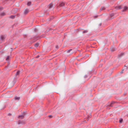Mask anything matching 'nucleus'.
<instances>
[{"mask_svg": "<svg viewBox=\"0 0 128 128\" xmlns=\"http://www.w3.org/2000/svg\"><path fill=\"white\" fill-rule=\"evenodd\" d=\"M65 3L63 2H60V4L59 6H57L58 8L59 7H62L64 6Z\"/></svg>", "mask_w": 128, "mask_h": 128, "instance_id": "f257e3e1", "label": "nucleus"}, {"mask_svg": "<svg viewBox=\"0 0 128 128\" xmlns=\"http://www.w3.org/2000/svg\"><path fill=\"white\" fill-rule=\"evenodd\" d=\"M6 36L5 35H1L0 36V41H4L5 39Z\"/></svg>", "mask_w": 128, "mask_h": 128, "instance_id": "f03ea898", "label": "nucleus"}, {"mask_svg": "<svg viewBox=\"0 0 128 128\" xmlns=\"http://www.w3.org/2000/svg\"><path fill=\"white\" fill-rule=\"evenodd\" d=\"M22 113L23 115H22L18 116V117L19 118L23 119L24 118V116L26 114L24 112L23 113L22 112Z\"/></svg>", "mask_w": 128, "mask_h": 128, "instance_id": "7ed1b4c3", "label": "nucleus"}, {"mask_svg": "<svg viewBox=\"0 0 128 128\" xmlns=\"http://www.w3.org/2000/svg\"><path fill=\"white\" fill-rule=\"evenodd\" d=\"M116 102L112 101V102L111 103H110V104H108V103L107 104H106V106H110L112 107L113 106L112 104H114L115 103H116Z\"/></svg>", "mask_w": 128, "mask_h": 128, "instance_id": "20e7f679", "label": "nucleus"}, {"mask_svg": "<svg viewBox=\"0 0 128 128\" xmlns=\"http://www.w3.org/2000/svg\"><path fill=\"white\" fill-rule=\"evenodd\" d=\"M25 124V122L23 121L20 120H19L18 121V124Z\"/></svg>", "mask_w": 128, "mask_h": 128, "instance_id": "39448f33", "label": "nucleus"}, {"mask_svg": "<svg viewBox=\"0 0 128 128\" xmlns=\"http://www.w3.org/2000/svg\"><path fill=\"white\" fill-rule=\"evenodd\" d=\"M53 6V4L52 3L50 4L48 6V8L49 9L52 8Z\"/></svg>", "mask_w": 128, "mask_h": 128, "instance_id": "423d86ee", "label": "nucleus"}, {"mask_svg": "<svg viewBox=\"0 0 128 128\" xmlns=\"http://www.w3.org/2000/svg\"><path fill=\"white\" fill-rule=\"evenodd\" d=\"M127 9L128 7L126 6H125L124 8L122 10V12L125 11L126 10H127Z\"/></svg>", "mask_w": 128, "mask_h": 128, "instance_id": "0eeeda50", "label": "nucleus"}, {"mask_svg": "<svg viewBox=\"0 0 128 128\" xmlns=\"http://www.w3.org/2000/svg\"><path fill=\"white\" fill-rule=\"evenodd\" d=\"M124 53H121L120 54L118 55V58H120L124 54Z\"/></svg>", "mask_w": 128, "mask_h": 128, "instance_id": "6e6552de", "label": "nucleus"}, {"mask_svg": "<svg viewBox=\"0 0 128 128\" xmlns=\"http://www.w3.org/2000/svg\"><path fill=\"white\" fill-rule=\"evenodd\" d=\"M14 99L16 100H19L20 99V98L19 97L15 96Z\"/></svg>", "mask_w": 128, "mask_h": 128, "instance_id": "1a4fd4ad", "label": "nucleus"}, {"mask_svg": "<svg viewBox=\"0 0 128 128\" xmlns=\"http://www.w3.org/2000/svg\"><path fill=\"white\" fill-rule=\"evenodd\" d=\"M15 16V15H11L10 17V18L13 19L14 18Z\"/></svg>", "mask_w": 128, "mask_h": 128, "instance_id": "9d476101", "label": "nucleus"}, {"mask_svg": "<svg viewBox=\"0 0 128 128\" xmlns=\"http://www.w3.org/2000/svg\"><path fill=\"white\" fill-rule=\"evenodd\" d=\"M29 12V10H28L26 9V10L24 12V14H26L27 13H28Z\"/></svg>", "mask_w": 128, "mask_h": 128, "instance_id": "9b49d317", "label": "nucleus"}, {"mask_svg": "<svg viewBox=\"0 0 128 128\" xmlns=\"http://www.w3.org/2000/svg\"><path fill=\"white\" fill-rule=\"evenodd\" d=\"M122 8L121 6H116V8L117 9H120Z\"/></svg>", "mask_w": 128, "mask_h": 128, "instance_id": "f8f14e48", "label": "nucleus"}, {"mask_svg": "<svg viewBox=\"0 0 128 128\" xmlns=\"http://www.w3.org/2000/svg\"><path fill=\"white\" fill-rule=\"evenodd\" d=\"M39 45V43H36L34 44V46L36 47H37Z\"/></svg>", "mask_w": 128, "mask_h": 128, "instance_id": "ddd939ff", "label": "nucleus"}, {"mask_svg": "<svg viewBox=\"0 0 128 128\" xmlns=\"http://www.w3.org/2000/svg\"><path fill=\"white\" fill-rule=\"evenodd\" d=\"M114 15V13H112L110 15V16L111 18H112L113 16Z\"/></svg>", "mask_w": 128, "mask_h": 128, "instance_id": "4468645a", "label": "nucleus"}, {"mask_svg": "<svg viewBox=\"0 0 128 128\" xmlns=\"http://www.w3.org/2000/svg\"><path fill=\"white\" fill-rule=\"evenodd\" d=\"M98 15H97L96 16H94L93 17L94 19H95L97 18L98 17Z\"/></svg>", "mask_w": 128, "mask_h": 128, "instance_id": "2eb2a0df", "label": "nucleus"}, {"mask_svg": "<svg viewBox=\"0 0 128 128\" xmlns=\"http://www.w3.org/2000/svg\"><path fill=\"white\" fill-rule=\"evenodd\" d=\"M6 14L4 12H3L0 14V15L2 16H4L6 15Z\"/></svg>", "mask_w": 128, "mask_h": 128, "instance_id": "dca6fc26", "label": "nucleus"}, {"mask_svg": "<svg viewBox=\"0 0 128 128\" xmlns=\"http://www.w3.org/2000/svg\"><path fill=\"white\" fill-rule=\"evenodd\" d=\"M72 50V49H70L67 50L66 51V52L67 53H69Z\"/></svg>", "mask_w": 128, "mask_h": 128, "instance_id": "f3484780", "label": "nucleus"}, {"mask_svg": "<svg viewBox=\"0 0 128 128\" xmlns=\"http://www.w3.org/2000/svg\"><path fill=\"white\" fill-rule=\"evenodd\" d=\"M20 71L19 70L18 71L16 72V75H18L20 74Z\"/></svg>", "mask_w": 128, "mask_h": 128, "instance_id": "a211bd4d", "label": "nucleus"}, {"mask_svg": "<svg viewBox=\"0 0 128 128\" xmlns=\"http://www.w3.org/2000/svg\"><path fill=\"white\" fill-rule=\"evenodd\" d=\"M88 32V30H84L83 31L82 33L83 34H85L86 33Z\"/></svg>", "mask_w": 128, "mask_h": 128, "instance_id": "6ab92c4d", "label": "nucleus"}, {"mask_svg": "<svg viewBox=\"0 0 128 128\" xmlns=\"http://www.w3.org/2000/svg\"><path fill=\"white\" fill-rule=\"evenodd\" d=\"M105 9V8L104 7H102L100 9V10H104Z\"/></svg>", "mask_w": 128, "mask_h": 128, "instance_id": "aec40b11", "label": "nucleus"}, {"mask_svg": "<svg viewBox=\"0 0 128 128\" xmlns=\"http://www.w3.org/2000/svg\"><path fill=\"white\" fill-rule=\"evenodd\" d=\"M111 50L112 52H113L115 50V48H112L111 49Z\"/></svg>", "mask_w": 128, "mask_h": 128, "instance_id": "412c9836", "label": "nucleus"}, {"mask_svg": "<svg viewBox=\"0 0 128 128\" xmlns=\"http://www.w3.org/2000/svg\"><path fill=\"white\" fill-rule=\"evenodd\" d=\"M123 121V119L122 118L120 119L119 121L120 123H121Z\"/></svg>", "mask_w": 128, "mask_h": 128, "instance_id": "4be33fe9", "label": "nucleus"}, {"mask_svg": "<svg viewBox=\"0 0 128 128\" xmlns=\"http://www.w3.org/2000/svg\"><path fill=\"white\" fill-rule=\"evenodd\" d=\"M31 4V2H28L27 3V5L28 6H30V5Z\"/></svg>", "mask_w": 128, "mask_h": 128, "instance_id": "5701e85b", "label": "nucleus"}, {"mask_svg": "<svg viewBox=\"0 0 128 128\" xmlns=\"http://www.w3.org/2000/svg\"><path fill=\"white\" fill-rule=\"evenodd\" d=\"M10 57V56H8L6 58V60H9V58Z\"/></svg>", "mask_w": 128, "mask_h": 128, "instance_id": "b1692460", "label": "nucleus"}, {"mask_svg": "<svg viewBox=\"0 0 128 128\" xmlns=\"http://www.w3.org/2000/svg\"><path fill=\"white\" fill-rule=\"evenodd\" d=\"M16 10V8H14L12 10V11H14L15 10Z\"/></svg>", "mask_w": 128, "mask_h": 128, "instance_id": "393cba45", "label": "nucleus"}, {"mask_svg": "<svg viewBox=\"0 0 128 128\" xmlns=\"http://www.w3.org/2000/svg\"><path fill=\"white\" fill-rule=\"evenodd\" d=\"M38 31V30L36 28H35L34 29V31L35 32H37V31Z\"/></svg>", "mask_w": 128, "mask_h": 128, "instance_id": "a878e982", "label": "nucleus"}, {"mask_svg": "<svg viewBox=\"0 0 128 128\" xmlns=\"http://www.w3.org/2000/svg\"><path fill=\"white\" fill-rule=\"evenodd\" d=\"M3 7L0 8V10H3Z\"/></svg>", "mask_w": 128, "mask_h": 128, "instance_id": "bb28decb", "label": "nucleus"}, {"mask_svg": "<svg viewBox=\"0 0 128 128\" xmlns=\"http://www.w3.org/2000/svg\"><path fill=\"white\" fill-rule=\"evenodd\" d=\"M48 117H50V118H52L53 117V116L52 115H49L48 116Z\"/></svg>", "mask_w": 128, "mask_h": 128, "instance_id": "cd10ccee", "label": "nucleus"}, {"mask_svg": "<svg viewBox=\"0 0 128 128\" xmlns=\"http://www.w3.org/2000/svg\"><path fill=\"white\" fill-rule=\"evenodd\" d=\"M88 76L87 75H86L84 76L85 78H87Z\"/></svg>", "mask_w": 128, "mask_h": 128, "instance_id": "c85d7f7f", "label": "nucleus"}, {"mask_svg": "<svg viewBox=\"0 0 128 128\" xmlns=\"http://www.w3.org/2000/svg\"><path fill=\"white\" fill-rule=\"evenodd\" d=\"M40 57V56L39 55H38L37 56H36V58H38Z\"/></svg>", "mask_w": 128, "mask_h": 128, "instance_id": "c756f323", "label": "nucleus"}, {"mask_svg": "<svg viewBox=\"0 0 128 128\" xmlns=\"http://www.w3.org/2000/svg\"><path fill=\"white\" fill-rule=\"evenodd\" d=\"M56 48H58V45H57L56 46Z\"/></svg>", "mask_w": 128, "mask_h": 128, "instance_id": "7c9ffc66", "label": "nucleus"}, {"mask_svg": "<svg viewBox=\"0 0 128 128\" xmlns=\"http://www.w3.org/2000/svg\"><path fill=\"white\" fill-rule=\"evenodd\" d=\"M124 66V67H126V69H128V67L127 66H126V65H125Z\"/></svg>", "mask_w": 128, "mask_h": 128, "instance_id": "2f4dec72", "label": "nucleus"}, {"mask_svg": "<svg viewBox=\"0 0 128 128\" xmlns=\"http://www.w3.org/2000/svg\"><path fill=\"white\" fill-rule=\"evenodd\" d=\"M123 70H122V71H121V72H120L121 73H123Z\"/></svg>", "mask_w": 128, "mask_h": 128, "instance_id": "473e14b6", "label": "nucleus"}, {"mask_svg": "<svg viewBox=\"0 0 128 128\" xmlns=\"http://www.w3.org/2000/svg\"><path fill=\"white\" fill-rule=\"evenodd\" d=\"M102 25V24L101 23H100V24H99V26H100Z\"/></svg>", "mask_w": 128, "mask_h": 128, "instance_id": "72a5a7b5", "label": "nucleus"}, {"mask_svg": "<svg viewBox=\"0 0 128 128\" xmlns=\"http://www.w3.org/2000/svg\"><path fill=\"white\" fill-rule=\"evenodd\" d=\"M11 115V114H8V115L9 116H10Z\"/></svg>", "mask_w": 128, "mask_h": 128, "instance_id": "f704fd0d", "label": "nucleus"}, {"mask_svg": "<svg viewBox=\"0 0 128 128\" xmlns=\"http://www.w3.org/2000/svg\"><path fill=\"white\" fill-rule=\"evenodd\" d=\"M89 119V118H87V120H88Z\"/></svg>", "mask_w": 128, "mask_h": 128, "instance_id": "c9c22d12", "label": "nucleus"}]
</instances>
